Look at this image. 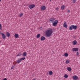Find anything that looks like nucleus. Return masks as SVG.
Returning a JSON list of instances; mask_svg holds the SVG:
<instances>
[{"instance_id": "nucleus-1", "label": "nucleus", "mask_w": 80, "mask_h": 80, "mask_svg": "<svg viewBox=\"0 0 80 80\" xmlns=\"http://www.w3.org/2000/svg\"><path fill=\"white\" fill-rule=\"evenodd\" d=\"M53 33V31L52 29H48L46 31V35L47 37H50L52 36Z\"/></svg>"}, {"instance_id": "nucleus-2", "label": "nucleus", "mask_w": 80, "mask_h": 80, "mask_svg": "<svg viewBox=\"0 0 80 80\" xmlns=\"http://www.w3.org/2000/svg\"><path fill=\"white\" fill-rule=\"evenodd\" d=\"M77 26L71 25L69 27V30H72L73 29H74V30H76V29H77Z\"/></svg>"}, {"instance_id": "nucleus-3", "label": "nucleus", "mask_w": 80, "mask_h": 80, "mask_svg": "<svg viewBox=\"0 0 80 80\" xmlns=\"http://www.w3.org/2000/svg\"><path fill=\"white\" fill-rule=\"evenodd\" d=\"M58 20H55L54 21V22L53 23L52 25L54 27L57 26V24L58 23Z\"/></svg>"}, {"instance_id": "nucleus-4", "label": "nucleus", "mask_w": 80, "mask_h": 80, "mask_svg": "<svg viewBox=\"0 0 80 80\" xmlns=\"http://www.w3.org/2000/svg\"><path fill=\"white\" fill-rule=\"evenodd\" d=\"M35 7V5L34 4H31L29 6V8H30V9H32V8H33Z\"/></svg>"}, {"instance_id": "nucleus-5", "label": "nucleus", "mask_w": 80, "mask_h": 80, "mask_svg": "<svg viewBox=\"0 0 80 80\" xmlns=\"http://www.w3.org/2000/svg\"><path fill=\"white\" fill-rule=\"evenodd\" d=\"M54 21H55V18H52L49 20V22L51 23H53Z\"/></svg>"}, {"instance_id": "nucleus-6", "label": "nucleus", "mask_w": 80, "mask_h": 80, "mask_svg": "<svg viewBox=\"0 0 80 80\" xmlns=\"http://www.w3.org/2000/svg\"><path fill=\"white\" fill-rule=\"evenodd\" d=\"M2 35V38L3 39H5L6 38V35H5V34L2 33H1Z\"/></svg>"}, {"instance_id": "nucleus-7", "label": "nucleus", "mask_w": 80, "mask_h": 80, "mask_svg": "<svg viewBox=\"0 0 80 80\" xmlns=\"http://www.w3.org/2000/svg\"><path fill=\"white\" fill-rule=\"evenodd\" d=\"M41 8L42 10H45L46 9V7L45 6H42L41 7Z\"/></svg>"}, {"instance_id": "nucleus-8", "label": "nucleus", "mask_w": 80, "mask_h": 80, "mask_svg": "<svg viewBox=\"0 0 80 80\" xmlns=\"http://www.w3.org/2000/svg\"><path fill=\"white\" fill-rule=\"evenodd\" d=\"M78 50V48H72V52H77Z\"/></svg>"}, {"instance_id": "nucleus-9", "label": "nucleus", "mask_w": 80, "mask_h": 80, "mask_svg": "<svg viewBox=\"0 0 80 80\" xmlns=\"http://www.w3.org/2000/svg\"><path fill=\"white\" fill-rule=\"evenodd\" d=\"M72 78L73 80H77L78 79V77L77 76H73L72 77Z\"/></svg>"}, {"instance_id": "nucleus-10", "label": "nucleus", "mask_w": 80, "mask_h": 80, "mask_svg": "<svg viewBox=\"0 0 80 80\" xmlns=\"http://www.w3.org/2000/svg\"><path fill=\"white\" fill-rule=\"evenodd\" d=\"M45 40V37L44 36H42L41 38V41H43V40Z\"/></svg>"}, {"instance_id": "nucleus-11", "label": "nucleus", "mask_w": 80, "mask_h": 80, "mask_svg": "<svg viewBox=\"0 0 80 80\" xmlns=\"http://www.w3.org/2000/svg\"><path fill=\"white\" fill-rule=\"evenodd\" d=\"M16 62L17 63H19L22 62V60H21L20 58H18V60L16 61Z\"/></svg>"}, {"instance_id": "nucleus-12", "label": "nucleus", "mask_w": 80, "mask_h": 80, "mask_svg": "<svg viewBox=\"0 0 80 80\" xmlns=\"http://www.w3.org/2000/svg\"><path fill=\"white\" fill-rule=\"evenodd\" d=\"M77 41L76 40H74L72 42V44L74 45H75V44H77Z\"/></svg>"}, {"instance_id": "nucleus-13", "label": "nucleus", "mask_w": 80, "mask_h": 80, "mask_svg": "<svg viewBox=\"0 0 80 80\" xmlns=\"http://www.w3.org/2000/svg\"><path fill=\"white\" fill-rule=\"evenodd\" d=\"M63 27H65V28H67V25L66 22L64 23L63 24Z\"/></svg>"}, {"instance_id": "nucleus-14", "label": "nucleus", "mask_w": 80, "mask_h": 80, "mask_svg": "<svg viewBox=\"0 0 80 80\" xmlns=\"http://www.w3.org/2000/svg\"><path fill=\"white\" fill-rule=\"evenodd\" d=\"M10 33H9V32H6V35L7 37H10Z\"/></svg>"}, {"instance_id": "nucleus-15", "label": "nucleus", "mask_w": 80, "mask_h": 80, "mask_svg": "<svg viewBox=\"0 0 80 80\" xmlns=\"http://www.w3.org/2000/svg\"><path fill=\"white\" fill-rule=\"evenodd\" d=\"M65 7V5H62V6H61V8L62 10H64Z\"/></svg>"}, {"instance_id": "nucleus-16", "label": "nucleus", "mask_w": 80, "mask_h": 80, "mask_svg": "<svg viewBox=\"0 0 80 80\" xmlns=\"http://www.w3.org/2000/svg\"><path fill=\"white\" fill-rule=\"evenodd\" d=\"M22 56H23L24 57H26V56H27V53L25 52H24L22 55Z\"/></svg>"}, {"instance_id": "nucleus-17", "label": "nucleus", "mask_w": 80, "mask_h": 80, "mask_svg": "<svg viewBox=\"0 0 80 80\" xmlns=\"http://www.w3.org/2000/svg\"><path fill=\"white\" fill-rule=\"evenodd\" d=\"M49 74L50 75H52V74H53V72H52V71H49Z\"/></svg>"}, {"instance_id": "nucleus-18", "label": "nucleus", "mask_w": 80, "mask_h": 80, "mask_svg": "<svg viewBox=\"0 0 80 80\" xmlns=\"http://www.w3.org/2000/svg\"><path fill=\"white\" fill-rule=\"evenodd\" d=\"M67 70H68V71H71L72 70V68H71L68 67L67 68Z\"/></svg>"}, {"instance_id": "nucleus-19", "label": "nucleus", "mask_w": 80, "mask_h": 80, "mask_svg": "<svg viewBox=\"0 0 80 80\" xmlns=\"http://www.w3.org/2000/svg\"><path fill=\"white\" fill-rule=\"evenodd\" d=\"M22 55V52H20L17 55V57H19V56H21Z\"/></svg>"}, {"instance_id": "nucleus-20", "label": "nucleus", "mask_w": 80, "mask_h": 80, "mask_svg": "<svg viewBox=\"0 0 80 80\" xmlns=\"http://www.w3.org/2000/svg\"><path fill=\"white\" fill-rule=\"evenodd\" d=\"M14 37L15 38H17L18 37V34H16L14 35Z\"/></svg>"}, {"instance_id": "nucleus-21", "label": "nucleus", "mask_w": 80, "mask_h": 80, "mask_svg": "<svg viewBox=\"0 0 80 80\" xmlns=\"http://www.w3.org/2000/svg\"><path fill=\"white\" fill-rule=\"evenodd\" d=\"M40 34H39L37 35L36 37L37 38H40Z\"/></svg>"}, {"instance_id": "nucleus-22", "label": "nucleus", "mask_w": 80, "mask_h": 80, "mask_svg": "<svg viewBox=\"0 0 80 80\" xmlns=\"http://www.w3.org/2000/svg\"><path fill=\"white\" fill-rule=\"evenodd\" d=\"M70 63V61L69 60H67L66 61V64H68V63Z\"/></svg>"}, {"instance_id": "nucleus-23", "label": "nucleus", "mask_w": 80, "mask_h": 80, "mask_svg": "<svg viewBox=\"0 0 80 80\" xmlns=\"http://www.w3.org/2000/svg\"><path fill=\"white\" fill-rule=\"evenodd\" d=\"M64 77L65 78H68V75H67V74H65L64 76Z\"/></svg>"}, {"instance_id": "nucleus-24", "label": "nucleus", "mask_w": 80, "mask_h": 80, "mask_svg": "<svg viewBox=\"0 0 80 80\" xmlns=\"http://www.w3.org/2000/svg\"><path fill=\"white\" fill-rule=\"evenodd\" d=\"M64 55L65 57H68V53H64Z\"/></svg>"}, {"instance_id": "nucleus-25", "label": "nucleus", "mask_w": 80, "mask_h": 80, "mask_svg": "<svg viewBox=\"0 0 80 80\" xmlns=\"http://www.w3.org/2000/svg\"><path fill=\"white\" fill-rule=\"evenodd\" d=\"M25 59V58H20L21 60H24Z\"/></svg>"}, {"instance_id": "nucleus-26", "label": "nucleus", "mask_w": 80, "mask_h": 80, "mask_svg": "<svg viewBox=\"0 0 80 80\" xmlns=\"http://www.w3.org/2000/svg\"><path fill=\"white\" fill-rule=\"evenodd\" d=\"M23 15V13H20L19 14V17H22V16Z\"/></svg>"}, {"instance_id": "nucleus-27", "label": "nucleus", "mask_w": 80, "mask_h": 80, "mask_svg": "<svg viewBox=\"0 0 80 80\" xmlns=\"http://www.w3.org/2000/svg\"><path fill=\"white\" fill-rule=\"evenodd\" d=\"M72 2L73 3H75L76 2V0H72Z\"/></svg>"}, {"instance_id": "nucleus-28", "label": "nucleus", "mask_w": 80, "mask_h": 80, "mask_svg": "<svg viewBox=\"0 0 80 80\" xmlns=\"http://www.w3.org/2000/svg\"><path fill=\"white\" fill-rule=\"evenodd\" d=\"M0 29L2 30V25L0 23Z\"/></svg>"}, {"instance_id": "nucleus-29", "label": "nucleus", "mask_w": 80, "mask_h": 80, "mask_svg": "<svg viewBox=\"0 0 80 80\" xmlns=\"http://www.w3.org/2000/svg\"><path fill=\"white\" fill-rule=\"evenodd\" d=\"M59 9V8L58 7H57L55 8V9L56 10H58Z\"/></svg>"}, {"instance_id": "nucleus-30", "label": "nucleus", "mask_w": 80, "mask_h": 80, "mask_svg": "<svg viewBox=\"0 0 80 80\" xmlns=\"http://www.w3.org/2000/svg\"><path fill=\"white\" fill-rule=\"evenodd\" d=\"M79 55V53H78V52H77V55H78V56Z\"/></svg>"}, {"instance_id": "nucleus-31", "label": "nucleus", "mask_w": 80, "mask_h": 80, "mask_svg": "<svg viewBox=\"0 0 80 80\" xmlns=\"http://www.w3.org/2000/svg\"><path fill=\"white\" fill-rule=\"evenodd\" d=\"M13 68H14V67L12 66L11 67V69H13Z\"/></svg>"}, {"instance_id": "nucleus-32", "label": "nucleus", "mask_w": 80, "mask_h": 80, "mask_svg": "<svg viewBox=\"0 0 80 80\" xmlns=\"http://www.w3.org/2000/svg\"><path fill=\"white\" fill-rule=\"evenodd\" d=\"M70 11L69 10H68V13H70Z\"/></svg>"}, {"instance_id": "nucleus-33", "label": "nucleus", "mask_w": 80, "mask_h": 80, "mask_svg": "<svg viewBox=\"0 0 80 80\" xmlns=\"http://www.w3.org/2000/svg\"><path fill=\"white\" fill-rule=\"evenodd\" d=\"M3 80H7V78H5L3 79Z\"/></svg>"}, {"instance_id": "nucleus-34", "label": "nucleus", "mask_w": 80, "mask_h": 80, "mask_svg": "<svg viewBox=\"0 0 80 80\" xmlns=\"http://www.w3.org/2000/svg\"><path fill=\"white\" fill-rule=\"evenodd\" d=\"M52 0H49L50 1H51Z\"/></svg>"}, {"instance_id": "nucleus-35", "label": "nucleus", "mask_w": 80, "mask_h": 80, "mask_svg": "<svg viewBox=\"0 0 80 80\" xmlns=\"http://www.w3.org/2000/svg\"><path fill=\"white\" fill-rule=\"evenodd\" d=\"M0 2H1V0H0Z\"/></svg>"}]
</instances>
